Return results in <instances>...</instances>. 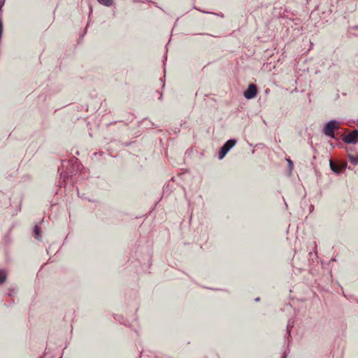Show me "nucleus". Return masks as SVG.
Instances as JSON below:
<instances>
[{
    "mask_svg": "<svg viewBox=\"0 0 358 358\" xmlns=\"http://www.w3.org/2000/svg\"><path fill=\"white\" fill-rule=\"evenodd\" d=\"M257 94V86L254 84H250L248 87V99H252L256 96Z\"/></svg>",
    "mask_w": 358,
    "mask_h": 358,
    "instance_id": "obj_4",
    "label": "nucleus"
},
{
    "mask_svg": "<svg viewBox=\"0 0 358 358\" xmlns=\"http://www.w3.org/2000/svg\"><path fill=\"white\" fill-rule=\"evenodd\" d=\"M236 143L234 139L227 141L220 148L219 152V159H222L224 157L227 153L231 149Z\"/></svg>",
    "mask_w": 358,
    "mask_h": 358,
    "instance_id": "obj_2",
    "label": "nucleus"
},
{
    "mask_svg": "<svg viewBox=\"0 0 358 358\" xmlns=\"http://www.w3.org/2000/svg\"><path fill=\"white\" fill-rule=\"evenodd\" d=\"M99 3L105 6H110L113 4V0H97Z\"/></svg>",
    "mask_w": 358,
    "mask_h": 358,
    "instance_id": "obj_5",
    "label": "nucleus"
},
{
    "mask_svg": "<svg viewBox=\"0 0 358 358\" xmlns=\"http://www.w3.org/2000/svg\"><path fill=\"white\" fill-rule=\"evenodd\" d=\"M287 162H288L289 170L292 171L294 168L293 162L290 159H287Z\"/></svg>",
    "mask_w": 358,
    "mask_h": 358,
    "instance_id": "obj_10",
    "label": "nucleus"
},
{
    "mask_svg": "<svg viewBox=\"0 0 358 358\" xmlns=\"http://www.w3.org/2000/svg\"><path fill=\"white\" fill-rule=\"evenodd\" d=\"M6 280V273L4 271L0 270V282L3 283Z\"/></svg>",
    "mask_w": 358,
    "mask_h": 358,
    "instance_id": "obj_6",
    "label": "nucleus"
},
{
    "mask_svg": "<svg viewBox=\"0 0 358 358\" xmlns=\"http://www.w3.org/2000/svg\"><path fill=\"white\" fill-rule=\"evenodd\" d=\"M350 161L355 164H358V157L349 155Z\"/></svg>",
    "mask_w": 358,
    "mask_h": 358,
    "instance_id": "obj_8",
    "label": "nucleus"
},
{
    "mask_svg": "<svg viewBox=\"0 0 358 358\" xmlns=\"http://www.w3.org/2000/svg\"><path fill=\"white\" fill-rule=\"evenodd\" d=\"M358 140V130H354L343 138V141L346 143H356Z\"/></svg>",
    "mask_w": 358,
    "mask_h": 358,
    "instance_id": "obj_3",
    "label": "nucleus"
},
{
    "mask_svg": "<svg viewBox=\"0 0 358 358\" xmlns=\"http://www.w3.org/2000/svg\"><path fill=\"white\" fill-rule=\"evenodd\" d=\"M243 94L245 97H246V90L243 91Z\"/></svg>",
    "mask_w": 358,
    "mask_h": 358,
    "instance_id": "obj_11",
    "label": "nucleus"
},
{
    "mask_svg": "<svg viewBox=\"0 0 358 358\" xmlns=\"http://www.w3.org/2000/svg\"><path fill=\"white\" fill-rule=\"evenodd\" d=\"M330 167L331 170L334 172L339 171V168L336 165H335L331 161L330 162Z\"/></svg>",
    "mask_w": 358,
    "mask_h": 358,
    "instance_id": "obj_9",
    "label": "nucleus"
},
{
    "mask_svg": "<svg viewBox=\"0 0 358 358\" xmlns=\"http://www.w3.org/2000/svg\"><path fill=\"white\" fill-rule=\"evenodd\" d=\"M339 128V124L335 120L329 121L324 127V133L328 136L335 138L334 130Z\"/></svg>",
    "mask_w": 358,
    "mask_h": 358,
    "instance_id": "obj_1",
    "label": "nucleus"
},
{
    "mask_svg": "<svg viewBox=\"0 0 358 358\" xmlns=\"http://www.w3.org/2000/svg\"><path fill=\"white\" fill-rule=\"evenodd\" d=\"M40 232H41L40 228L38 226H35V227H34V234H35V238L36 239H39L40 238V237H41Z\"/></svg>",
    "mask_w": 358,
    "mask_h": 358,
    "instance_id": "obj_7",
    "label": "nucleus"
}]
</instances>
